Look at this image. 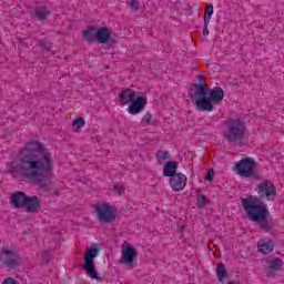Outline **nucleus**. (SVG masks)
I'll use <instances>...</instances> for the list:
<instances>
[{"label":"nucleus","mask_w":284,"mask_h":284,"mask_svg":"<svg viewBox=\"0 0 284 284\" xmlns=\"http://www.w3.org/2000/svg\"><path fill=\"white\" fill-rule=\"evenodd\" d=\"M54 160L52 153L39 141L28 142L21 151L18 163L10 164L11 174L19 172L22 179L38 183L40 190L50 192L52 190V171Z\"/></svg>","instance_id":"obj_1"},{"label":"nucleus","mask_w":284,"mask_h":284,"mask_svg":"<svg viewBox=\"0 0 284 284\" xmlns=\"http://www.w3.org/2000/svg\"><path fill=\"white\" fill-rule=\"evenodd\" d=\"M199 83H193L190 92V99L200 112H212L214 104L221 103L225 97V92L221 87H214L212 90L207 87L205 78L197 75Z\"/></svg>","instance_id":"obj_2"},{"label":"nucleus","mask_w":284,"mask_h":284,"mask_svg":"<svg viewBox=\"0 0 284 284\" xmlns=\"http://www.w3.org/2000/svg\"><path fill=\"white\" fill-rule=\"evenodd\" d=\"M242 205L250 221L257 223L258 227L264 232H275L276 225L274 221L267 219L270 211L265 202L258 197H244L242 199Z\"/></svg>","instance_id":"obj_3"},{"label":"nucleus","mask_w":284,"mask_h":284,"mask_svg":"<svg viewBox=\"0 0 284 284\" xmlns=\"http://www.w3.org/2000/svg\"><path fill=\"white\" fill-rule=\"evenodd\" d=\"M247 128L242 119L230 118L224 122L223 136L232 145H241Z\"/></svg>","instance_id":"obj_4"},{"label":"nucleus","mask_w":284,"mask_h":284,"mask_svg":"<svg viewBox=\"0 0 284 284\" xmlns=\"http://www.w3.org/2000/svg\"><path fill=\"white\" fill-rule=\"evenodd\" d=\"M120 105H129L128 112L129 114H140L145 110V105H148V98L143 95H138L134 90L126 88L122 90L119 94Z\"/></svg>","instance_id":"obj_5"},{"label":"nucleus","mask_w":284,"mask_h":284,"mask_svg":"<svg viewBox=\"0 0 284 284\" xmlns=\"http://www.w3.org/2000/svg\"><path fill=\"white\" fill-rule=\"evenodd\" d=\"M93 209L100 223H112V221H116V207L110 203H97L93 205Z\"/></svg>","instance_id":"obj_6"},{"label":"nucleus","mask_w":284,"mask_h":284,"mask_svg":"<svg viewBox=\"0 0 284 284\" xmlns=\"http://www.w3.org/2000/svg\"><path fill=\"white\" fill-rule=\"evenodd\" d=\"M99 256V248L97 244H93L91 247H88L84 252V270L90 278L99 280V273L94 268V258Z\"/></svg>","instance_id":"obj_7"},{"label":"nucleus","mask_w":284,"mask_h":284,"mask_svg":"<svg viewBox=\"0 0 284 284\" xmlns=\"http://www.w3.org/2000/svg\"><path fill=\"white\" fill-rule=\"evenodd\" d=\"M0 263L8 270H14L21 265V257L14 250L3 247L0 252Z\"/></svg>","instance_id":"obj_8"},{"label":"nucleus","mask_w":284,"mask_h":284,"mask_svg":"<svg viewBox=\"0 0 284 284\" xmlns=\"http://www.w3.org/2000/svg\"><path fill=\"white\" fill-rule=\"evenodd\" d=\"M254 168H256V162L251 158H245L235 163V171L240 176L244 179H250L254 176Z\"/></svg>","instance_id":"obj_9"},{"label":"nucleus","mask_w":284,"mask_h":284,"mask_svg":"<svg viewBox=\"0 0 284 284\" xmlns=\"http://www.w3.org/2000/svg\"><path fill=\"white\" fill-rule=\"evenodd\" d=\"M257 194L260 199L274 201L276 199V186L270 180H264L257 185Z\"/></svg>","instance_id":"obj_10"},{"label":"nucleus","mask_w":284,"mask_h":284,"mask_svg":"<svg viewBox=\"0 0 284 284\" xmlns=\"http://www.w3.org/2000/svg\"><path fill=\"white\" fill-rule=\"evenodd\" d=\"M139 256V253L136 252V248L131 245H126L122 250V257H121V263H124V265H129L132 267L134 265V258Z\"/></svg>","instance_id":"obj_11"},{"label":"nucleus","mask_w":284,"mask_h":284,"mask_svg":"<svg viewBox=\"0 0 284 284\" xmlns=\"http://www.w3.org/2000/svg\"><path fill=\"white\" fill-rule=\"evenodd\" d=\"M170 185L174 192H181L182 190H185V186L187 185V176L183 173H176V175H173L170 179Z\"/></svg>","instance_id":"obj_12"},{"label":"nucleus","mask_w":284,"mask_h":284,"mask_svg":"<svg viewBox=\"0 0 284 284\" xmlns=\"http://www.w3.org/2000/svg\"><path fill=\"white\" fill-rule=\"evenodd\" d=\"M24 207L27 209V212H31V213L39 212V210H41L39 197L28 196L27 202H24Z\"/></svg>","instance_id":"obj_13"},{"label":"nucleus","mask_w":284,"mask_h":284,"mask_svg":"<svg viewBox=\"0 0 284 284\" xmlns=\"http://www.w3.org/2000/svg\"><path fill=\"white\" fill-rule=\"evenodd\" d=\"M28 201V195H26V193L19 191L16 192L12 196H11V203L13 205V207H24L26 202Z\"/></svg>","instance_id":"obj_14"},{"label":"nucleus","mask_w":284,"mask_h":284,"mask_svg":"<svg viewBox=\"0 0 284 284\" xmlns=\"http://www.w3.org/2000/svg\"><path fill=\"white\" fill-rule=\"evenodd\" d=\"M110 37H112L110 29L105 27L97 29L95 41H98V43H108L110 41Z\"/></svg>","instance_id":"obj_15"},{"label":"nucleus","mask_w":284,"mask_h":284,"mask_svg":"<svg viewBox=\"0 0 284 284\" xmlns=\"http://www.w3.org/2000/svg\"><path fill=\"white\" fill-rule=\"evenodd\" d=\"M258 252L262 254H272L274 251V242L272 240H260L257 242Z\"/></svg>","instance_id":"obj_16"},{"label":"nucleus","mask_w":284,"mask_h":284,"mask_svg":"<svg viewBox=\"0 0 284 284\" xmlns=\"http://www.w3.org/2000/svg\"><path fill=\"white\" fill-rule=\"evenodd\" d=\"M265 267H267V270H270V274H274V272H278L282 270L283 260H281L278 257L267 260Z\"/></svg>","instance_id":"obj_17"},{"label":"nucleus","mask_w":284,"mask_h":284,"mask_svg":"<svg viewBox=\"0 0 284 284\" xmlns=\"http://www.w3.org/2000/svg\"><path fill=\"white\" fill-rule=\"evenodd\" d=\"M82 37L88 43H94L97 40V27H88L82 32Z\"/></svg>","instance_id":"obj_18"},{"label":"nucleus","mask_w":284,"mask_h":284,"mask_svg":"<svg viewBox=\"0 0 284 284\" xmlns=\"http://www.w3.org/2000/svg\"><path fill=\"white\" fill-rule=\"evenodd\" d=\"M179 168V163L176 162H168L165 165H164V169H163V175L164 176H170L171 179L173 176H176V170Z\"/></svg>","instance_id":"obj_19"},{"label":"nucleus","mask_w":284,"mask_h":284,"mask_svg":"<svg viewBox=\"0 0 284 284\" xmlns=\"http://www.w3.org/2000/svg\"><path fill=\"white\" fill-rule=\"evenodd\" d=\"M50 14H52V11L48 10L47 7H37L34 9V16L39 21H45Z\"/></svg>","instance_id":"obj_20"},{"label":"nucleus","mask_w":284,"mask_h":284,"mask_svg":"<svg viewBox=\"0 0 284 284\" xmlns=\"http://www.w3.org/2000/svg\"><path fill=\"white\" fill-rule=\"evenodd\" d=\"M216 274L220 283H225V281H227V268H225V264L220 263L217 265Z\"/></svg>","instance_id":"obj_21"},{"label":"nucleus","mask_w":284,"mask_h":284,"mask_svg":"<svg viewBox=\"0 0 284 284\" xmlns=\"http://www.w3.org/2000/svg\"><path fill=\"white\" fill-rule=\"evenodd\" d=\"M155 159L159 165H163V163H165V161L170 159V151H163V150L158 151L155 154Z\"/></svg>","instance_id":"obj_22"},{"label":"nucleus","mask_w":284,"mask_h":284,"mask_svg":"<svg viewBox=\"0 0 284 284\" xmlns=\"http://www.w3.org/2000/svg\"><path fill=\"white\" fill-rule=\"evenodd\" d=\"M207 203H210V200L205 195H197V207H200V210H203V207H205Z\"/></svg>","instance_id":"obj_23"},{"label":"nucleus","mask_w":284,"mask_h":284,"mask_svg":"<svg viewBox=\"0 0 284 284\" xmlns=\"http://www.w3.org/2000/svg\"><path fill=\"white\" fill-rule=\"evenodd\" d=\"M83 125H85V119L83 118H78L73 121V128H75V132H79Z\"/></svg>","instance_id":"obj_24"},{"label":"nucleus","mask_w":284,"mask_h":284,"mask_svg":"<svg viewBox=\"0 0 284 284\" xmlns=\"http://www.w3.org/2000/svg\"><path fill=\"white\" fill-rule=\"evenodd\" d=\"M113 192H115V194H119V196H122V194H125V189L123 187V184L115 183L113 185Z\"/></svg>","instance_id":"obj_25"},{"label":"nucleus","mask_w":284,"mask_h":284,"mask_svg":"<svg viewBox=\"0 0 284 284\" xmlns=\"http://www.w3.org/2000/svg\"><path fill=\"white\" fill-rule=\"evenodd\" d=\"M212 14H214V6L207 4L205 7L204 17L210 21V19H212Z\"/></svg>","instance_id":"obj_26"},{"label":"nucleus","mask_w":284,"mask_h":284,"mask_svg":"<svg viewBox=\"0 0 284 284\" xmlns=\"http://www.w3.org/2000/svg\"><path fill=\"white\" fill-rule=\"evenodd\" d=\"M39 45H40V48H42V50H47V52H50V50H52V43H50V42L39 40Z\"/></svg>","instance_id":"obj_27"},{"label":"nucleus","mask_w":284,"mask_h":284,"mask_svg":"<svg viewBox=\"0 0 284 284\" xmlns=\"http://www.w3.org/2000/svg\"><path fill=\"white\" fill-rule=\"evenodd\" d=\"M205 181H214V169H209L206 174L204 175Z\"/></svg>","instance_id":"obj_28"},{"label":"nucleus","mask_w":284,"mask_h":284,"mask_svg":"<svg viewBox=\"0 0 284 284\" xmlns=\"http://www.w3.org/2000/svg\"><path fill=\"white\" fill-rule=\"evenodd\" d=\"M130 8L133 12H138L139 10V2L136 0H131L130 1Z\"/></svg>","instance_id":"obj_29"},{"label":"nucleus","mask_w":284,"mask_h":284,"mask_svg":"<svg viewBox=\"0 0 284 284\" xmlns=\"http://www.w3.org/2000/svg\"><path fill=\"white\" fill-rule=\"evenodd\" d=\"M207 26H210V19H207L206 17H204V30H203V34H204V36L210 34V30H207Z\"/></svg>","instance_id":"obj_30"},{"label":"nucleus","mask_w":284,"mask_h":284,"mask_svg":"<svg viewBox=\"0 0 284 284\" xmlns=\"http://www.w3.org/2000/svg\"><path fill=\"white\" fill-rule=\"evenodd\" d=\"M152 121V113L148 112L143 118H142V123H150Z\"/></svg>","instance_id":"obj_31"},{"label":"nucleus","mask_w":284,"mask_h":284,"mask_svg":"<svg viewBox=\"0 0 284 284\" xmlns=\"http://www.w3.org/2000/svg\"><path fill=\"white\" fill-rule=\"evenodd\" d=\"M2 284H17V280L12 277H7L3 280Z\"/></svg>","instance_id":"obj_32"}]
</instances>
